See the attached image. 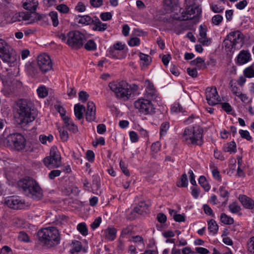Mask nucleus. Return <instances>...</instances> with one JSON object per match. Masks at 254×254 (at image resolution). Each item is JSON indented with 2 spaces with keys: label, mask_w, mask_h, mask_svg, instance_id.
<instances>
[{
  "label": "nucleus",
  "mask_w": 254,
  "mask_h": 254,
  "mask_svg": "<svg viewBox=\"0 0 254 254\" xmlns=\"http://www.w3.org/2000/svg\"><path fill=\"white\" fill-rule=\"evenodd\" d=\"M37 235L39 240L45 245L53 246L60 243V234L56 227L50 226L42 228Z\"/></svg>",
  "instance_id": "1"
},
{
  "label": "nucleus",
  "mask_w": 254,
  "mask_h": 254,
  "mask_svg": "<svg viewBox=\"0 0 254 254\" xmlns=\"http://www.w3.org/2000/svg\"><path fill=\"white\" fill-rule=\"evenodd\" d=\"M203 130L198 126L185 128L182 139L188 145H201L203 143Z\"/></svg>",
  "instance_id": "2"
},
{
  "label": "nucleus",
  "mask_w": 254,
  "mask_h": 254,
  "mask_svg": "<svg viewBox=\"0 0 254 254\" xmlns=\"http://www.w3.org/2000/svg\"><path fill=\"white\" fill-rule=\"evenodd\" d=\"M18 186L21 188L25 195L35 199H39L43 196L42 191L38 184L29 178L21 180Z\"/></svg>",
  "instance_id": "3"
},
{
  "label": "nucleus",
  "mask_w": 254,
  "mask_h": 254,
  "mask_svg": "<svg viewBox=\"0 0 254 254\" xmlns=\"http://www.w3.org/2000/svg\"><path fill=\"white\" fill-rule=\"evenodd\" d=\"M60 39L74 49L80 48L86 40L85 34L77 30L71 31L66 34H61Z\"/></svg>",
  "instance_id": "4"
},
{
  "label": "nucleus",
  "mask_w": 254,
  "mask_h": 254,
  "mask_svg": "<svg viewBox=\"0 0 254 254\" xmlns=\"http://www.w3.org/2000/svg\"><path fill=\"white\" fill-rule=\"evenodd\" d=\"M0 59L10 66L17 64V57L15 51L4 40L0 38Z\"/></svg>",
  "instance_id": "5"
},
{
  "label": "nucleus",
  "mask_w": 254,
  "mask_h": 254,
  "mask_svg": "<svg viewBox=\"0 0 254 254\" xmlns=\"http://www.w3.org/2000/svg\"><path fill=\"white\" fill-rule=\"evenodd\" d=\"M244 35L239 30L229 33L223 42L225 50L233 52L234 49L241 48L243 45Z\"/></svg>",
  "instance_id": "6"
},
{
  "label": "nucleus",
  "mask_w": 254,
  "mask_h": 254,
  "mask_svg": "<svg viewBox=\"0 0 254 254\" xmlns=\"http://www.w3.org/2000/svg\"><path fill=\"white\" fill-rule=\"evenodd\" d=\"M109 86L118 98L127 100L131 95L130 87L126 82H112L109 83Z\"/></svg>",
  "instance_id": "7"
},
{
  "label": "nucleus",
  "mask_w": 254,
  "mask_h": 254,
  "mask_svg": "<svg viewBox=\"0 0 254 254\" xmlns=\"http://www.w3.org/2000/svg\"><path fill=\"white\" fill-rule=\"evenodd\" d=\"M153 100L145 97H140L134 102V106L138 112L144 115H151L155 113Z\"/></svg>",
  "instance_id": "8"
},
{
  "label": "nucleus",
  "mask_w": 254,
  "mask_h": 254,
  "mask_svg": "<svg viewBox=\"0 0 254 254\" xmlns=\"http://www.w3.org/2000/svg\"><path fill=\"white\" fill-rule=\"evenodd\" d=\"M126 44L121 42H117L110 47L107 51V55L111 58L123 59L126 56L124 51Z\"/></svg>",
  "instance_id": "9"
},
{
  "label": "nucleus",
  "mask_w": 254,
  "mask_h": 254,
  "mask_svg": "<svg viewBox=\"0 0 254 254\" xmlns=\"http://www.w3.org/2000/svg\"><path fill=\"white\" fill-rule=\"evenodd\" d=\"M39 19L38 14L36 13L27 12H21L16 13L13 15L9 23H13L16 21H25L27 24H31L36 21Z\"/></svg>",
  "instance_id": "10"
},
{
  "label": "nucleus",
  "mask_w": 254,
  "mask_h": 254,
  "mask_svg": "<svg viewBox=\"0 0 254 254\" xmlns=\"http://www.w3.org/2000/svg\"><path fill=\"white\" fill-rule=\"evenodd\" d=\"M45 165L50 168H58L61 165V157L55 149L51 150L50 155L43 160Z\"/></svg>",
  "instance_id": "11"
},
{
  "label": "nucleus",
  "mask_w": 254,
  "mask_h": 254,
  "mask_svg": "<svg viewBox=\"0 0 254 254\" xmlns=\"http://www.w3.org/2000/svg\"><path fill=\"white\" fill-rule=\"evenodd\" d=\"M35 119L34 112L27 106H21L19 113V119L21 124H28L32 122Z\"/></svg>",
  "instance_id": "12"
},
{
  "label": "nucleus",
  "mask_w": 254,
  "mask_h": 254,
  "mask_svg": "<svg viewBox=\"0 0 254 254\" xmlns=\"http://www.w3.org/2000/svg\"><path fill=\"white\" fill-rule=\"evenodd\" d=\"M201 9L198 5L193 3L188 6L182 13V19L187 20L199 16Z\"/></svg>",
  "instance_id": "13"
},
{
  "label": "nucleus",
  "mask_w": 254,
  "mask_h": 254,
  "mask_svg": "<svg viewBox=\"0 0 254 254\" xmlns=\"http://www.w3.org/2000/svg\"><path fill=\"white\" fill-rule=\"evenodd\" d=\"M7 141L9 145H13L17 150H22L25 146V138L19 133L10 134L7 137Z\"/></svg>",
  "instance_id": "14"
},
{
  "label": "nucleus",
  "mask_w": 254,
  "mask_h": 254,
  "mask_svg": "<svg viewBox=\"0 0 254 254\" xmlns=\"http://www.w3.org/2000/svg\"><path fill=\"white\" fill-rule=\"evenodd\" d=\"M37 64L40 70L46 72L52 68V62L50 56L43 53L40 55L37 58Z\"/></svg>",
  "instance_id": "15"
},
{
  "label": "nucleus",
  "mask_w": 254,
  "mask_h": 254,
  "mask_svg": "<svg viewBox=\"0 0 254 254\" xmlns=\"http://www.w3.org/2000/svg\"><path fill=\"white\" fill-rule=\"evenodd\" d=\"M4 204L8 207L14 209L23 208L25 205L24 200L18 197L11 196L5 198Z\"/></svg>",
  "instance_id": "16"
},
{
  "label": "nucleus",
  "mask_w": 254,
  "mask_h": 254,
  "mask_svg": "<svg viewBox=\"0 0 254 254\" xmlns=\"http://www.w3.org/2000/svg\"><path fill=\"white\" fill-rule=\"evenodd\" d=\"M206 99L210 105L219 103L220 99L215 87H208L206 89Z\"/></svg>",
  "instance_id": "17"
},
{
  "label": "nucleus",
  "mask_w": 254,
  "mask_h": 254,
  "mask_svg": "<svg viewBox=\"0 0 254 254\" xmlns=\"http://www.w3.org/2000/svg\"><path fill=\"white\" fill-rule=\"evenodd\" d=\"M144 86L145 89L143 93L144 97L153 100L158 101V99L160 98L153 83L149 80H146Z\"/></svg>",
  "instance_id": "18"
},
{
  "label": "nucleus",
  "mask_w": 254,
  "mask_h": 254,
  "mask_svg": "<svg viewBox=\"0 0 254 254\" xmlns=\"http://www.w3.org/2000/svg\"><path fill=\"white\" fill-rule=\"evenodd\" d=\"M252 60V55L249 50L241 51L236 58V62L239 65L245 64Z\"/></svg>",
  "instance_id": "19"
},
{
  "label": "nucleus",
  "mask_w": 254,
  "mask_h": 254,
  "mask_svg": "<svg viewBox=\"0 0 254 254\" xmlns=\"http://www.w3.org/2000/svg\"><path fill=\"white\" fill-rule=\"evenodd\" d=\"M85 117L87 121L89 122L94 121L96 119V107L93 102L89 101L87 103Z\"/></svg>",
  "instance_id": "20"
},
{
  "label": "nucleus",
  "mask_w": 254,
  "mask_h": 254,
  "mask_svg": "<svg viewBox=\"0 0 254 254\" xmlns=\"http://www.w3.org/2000/svg\"><path fill=\"white\" fill-rule=\"evenodd\" d=\"M64 127L66 128L69 131L73 133H77L78 131V127L75 125L72 119L69 116L64 118L63 120Z\"/></svg>",
  "instance_id": "21"
},
{
  "label": "nucleus",
  "mask_w": 254,
  "mask_h": 254,
  "mask_svg": "<svg viewBox=\"0 0 254 254\" xmlns=\"http://www.w3.org/2000/svg\"><path fill=\"white\" fill-rule=\"evenodd\" d=\"M239 200L243 206L247 209H252L254 207V200L245 195H240Z\"/></svg>",
  "instance_id": "22"
},
{
  "label": "nucleus",
  "mask_w": 254,
  "mask_h": 254,
  "mask_svg": "<svg viewBox=\"0 0 254 254\" xmlns=\"http://www.w3.org/2000/svg\"><path fill=\"white\" fill-rule=\"evenodd\" d=\"M150 205L149 202L140 201L138 205L134 208V211L136 213L143 215L148 212V208Z\"/></svg>",
  "instance_id": "23"
},
{
  "label": "nucleus",
  "mask_w": 254,
  "mask_h": 254,
  "mask_svg": "<svg viewBox=\"0 0 254 254\" xmlns=\"http://www.w3.org/2000/svg\"><path fill=\"white\" fill-rule=\"evenodd\" d=\"M38 5V2L36 0H24L22 2L23 8L27 10L34 11Z\"/></svg>",
  "instance_id": "24"
},
{
  "label": "nucleus",
  "mask_w": 254,
  "mask_h": 254,
  "mask_svg": "<svg viewBox=\"0 0 254 254\" xmlns=\"http://www.w3.org/2000/svg\"><path fill=\"white\" fill-rule=\"evenodd\" d=\"M92 24L94 25V26L93 27V29L94 30L104 31L107 28V24L102 22L99 19L96 17H94Z\"/></svg>",
  "instance_id": "25"
},
{
  "label": "nucleus",
  "mask_w": 254,
  "mask_h": 254,
  "mask_svg": "<svg viewBox=\"0 0 254 254\" xmlns=\"http://www.w3.org/2000/svg\"><path fill=\"white\" fill-rule=\"evenodd\" d=\"M208 225V230L210 234L212 235H216L218 231V225L215 220L210 219L207 221Z\"/></svg>",
  "instance_id": "26"
},
{
  "label": "nucleus",
  "mask_w": 254,
  "mask_h": 254,
  "mask_svg": "<svg viewBox=\"0 0 254 254\" xmlns=\"http://www.w3.org/2000/svg\"><path fill=\"white\" fill-rule=\"evenodd\" d=\"M139 56L140 64L142 68H145L151 63V58L149 55L139 53Z\"/></svg>",
  "instance_id": "27"
},
{
  "label": "nucleus",
  "mask_w": 254,
  "mask_h": 254,
  "mask_svg": "<svg viewBox=\"0 0 254 254\" xmlns=\"http://www.w3.org/2000/svg\"><path fill=\"white\" fill-rule=\"evenodd\" d=\"M117 232V230L114 228H108L104 230V235L106 239L113 241L116 238Z\"/></svg>",
  "instance_id": "28"
},
{
  "label": "nucleus",
  "mask_w": 254,
  "mask_h": 254,
  "mask_svg": "<svg viewBox=\"0 0 254 254\" xmlns=\"http://www.w3.org/2000/svg\"><path fill=\"white\" fill-rule=\"evenodd\" d=\"M77 22L84 25H88L93 23L94 17L92 18L91 16L85 15L83 16H78L76 18Z\"/></svg>",
  "instance_id": "29"
},
{
  "label": "nucleus",
  "mask_w": 254,
  "mask_h": 254,
  "mask_svg": "<svg viewBox=\"0 0 254 254\" xmlns=\"http://www.w3.org/2000/svg\"><path fill=\"white\" fill-rule=\"evenodd\" d=\"M223 149L224 152L230 154L235 153L237 152V145L235 141H232L224 145Z\"/></svg>",
  "instance_id": "30"
},
{
  "label": "nucleus",
  "mask_w": 254,
  "mask_h": 254,
  "mask_svg": "<svg viewBox=\"0 0 254 254\" xmlns=\"http://www.w3.org/2000/svg\"><path fill=\"white\" fill-rule=\"evenodd\" d=\"M190 64L195 66L198 69L204 68L206 66L205 61L200 57H197L190 62Z\"/></svg>",
  "instance_id": "31"
},
{
  "label": "nucleus",
  "mask_w": 254,
  "mask_h": 254,
  "mask_svg": "<svg viewBox=\"0 0 254 254\" xmlns=\"http://www.w3.org/2000/svg\"><path fill=\"white\" fill-rule=\"evenodd\" d=\"M85 111V107L79 104H75L74 107V112L76 118L80 120L83 118V113Z\"/></svg>",
  "instance_id": "32"
},
{
  "label": "nucleus",
  "mask_w": 254,
  "mask_h": 254,
  "mask_svg": "<svg viewBox=\"0 0 254 254\" xmlns=\"http://www.w3.org/2000/svg\"><path fill=\"white\" fill-rule=\"evenodd\" d=\"M220 220L222 223L224 225H231L234 223V219L232 217L224 213L221 214L220 216Z\"/></svg>",
  "instance_id": "33"
},
{
  "label": "nucleus",
  "mask_w": 254,
  "mask_h": 254,
  "mask_svg": "<svg viewBox=\"0 0 254 254\" xmlns=\"http://www.w3.org/2000/svg\"><path fill=\"white\" fill-rule=\"evenodd\" d=\"M71 248L70 252L71 254L78 253L81 251L82 248L81 243L78 241H73L71 244Z\"/></svg>",
  "instance_id": "34"
},
{
  "label": "nucleus",
  "mask_w": 254,
  "mask_h": 254,
  "mask_svg": "<svg viewBox=\"0 0 254 254\" xmlns=\"http://www.w3.org/2000/svg\"><path fill=\"white\" fill-rule=\"evenodd\" d=\"M25 70L30 75H35L37 73V69L34 64L31 63H27L25 64Z\"/></svg>",
  "instance_id": "35"
},
{
  "label": "nucleus",
  "mask_w": 254,
  "mask_h": 254,
  "mask_svg": "<svg viewBox=\"0 0 254 254\" xmlns=\"http://www.w3.org/2000/svg\"><path fill=\"white\" fill-rule=\"evenodd\" d=\"M13 224L18 227H25L26 226V220L23 217H16L13 219Z\"/></svg>",
  "instance_id": "36"
},
{
  "label": "nucleus",
  "mask_w": 254,
  "mask_h": 254,
  "mask_svg": "<svg viewBox=\"0 0 254 254\" xmlns=\"http://www.w3.org/2000/svg\"><path fill=\"white\" fill-rule=\"evenodd\" d=\"M198 183L204 190L208 191L210 190L211 186L208 183L205 177L204 176H201L198 179Z\"/></svg>",
  "instance_id": "37"
},
{
  "label": "nucleus",
  "mask_w": 254,
  "mask_h": 254,
  "mask_svg": "<svg viewBox=\"0 0 254 254\" xmlns=\"http://www.w3.org/2000/svg\"><path fill=\"white\" fill-rule=\"evenodd\" d=\"M244 74L248 78L254 77V63L244 69Z\"/></svg>",
  "instance_id": "38"
},
{
  "label": "nucleus",
  "mask_w": 254,
  "mask_h": 254,
  "mask_svg": "<svg viewBox=\"0 0 254 254\" xmlns=\"http://www.w3.org/2000/svg\"><path fill=\"white\" fill-rule=\"evenodd\" d=\"M77 230L83 236H87L88 235V229L85 223L81 222L77 224Z\"/></svg>",
  "instance_id": "39"
},
{
  "label": "nucleus",
  "mask_w": 254,
  "mask_h": 254,
  "mask_svg": "<svg viewBox=\"0 0 254 254\" xmlns=\"http://www.w3.org/2000/svg\"><path fill=\"white\" fill-rule=\"evenodd\" d=\"M37 93L40 98H44L46 97L48 94V90L44 85H40L37 89Z\"/></svg>",
  "instance_id": "40"
},
{
  "label": "nucleus",
  "mask_w": 254,
  "mask_h": 254,
  "mask_svg": "<svg viewBox=\"0 0 254 254\" xmlns=\"http://www.w3.org/2000/svg\"><path fill=\"white\" fill-rule=\"evenodd\" d=\"M49 16L54 27H57L59 24L58 14L56 11H51L49 13Z\"/></svg>",
  "instance_id": "41"
},
{
  "label": "nucleus",
  "mask_w": 254,
  "mask_h": 254,
  "mask_svg": "<svg viewBox=\"0 0 254 254\" xmlns=\"http://www.w3.org/2000/svg\"><path fill=\"white\" fill-rule=\"evenodd\" d=\"M55 108L56 111L60 113V116L63 120H64V118H66V117H68V116H66L65 115V113H66L65 110L63 108V107L62 106H61V105L60 104L57 103V104H55Z\"/></svg>",
  "instance_id": "42"
},
{
  "label": "nucleus",
  "mask_w": 254,
  "mask_h": 254,
  "mask_svg": "<svg viewBox=\"0 0 254 254\" xmlns=\"http://www.w3.org/2000/svg\"><path fill=\"white\" fill-rule=\"evenodd\" d=\"M53 139V136L52 134L45 135L44 134L39 136V140L43 144H47L48 142L50 143Z\"/></svg>",
  "instance_id": "43"
},
{
  "label": "nucleus",
  "mask_w": 254,
  "mask_h": 254,
  "mask_svg": "<svg viewBox=\"0 0 254 254\" xmlns=\"http://www.w3.org/2000/svg\"><path fill=\"white\" fill-rule=\"evenodd\" d=\"M230 88L231 92L237 96L238 94H240L241 92L240 89L236 85V83L234 80H231L230 82Z\"/></svg>",
  "instance_id": "44"
},
{
  "label": "nucleus",
  "mask_w": 254,
  "mask_h": 254,
  "mask_svg": "<svg viewBox=\"0 0 254 254\" xmlns=\"http://www.w3.org/2000/svg\"><path fill=\"white\" fill-rule=\"evenodd\" d=\"M84 48L88 51H94L96 49L97 45L93 40H89L85 43Z\"/></svg>",
  "instance_id": "45"
},
{
  "label": "nucleus",
  "mask_w": 254,
  "mask_h": 254,
  "mask_svg": "<svg viewBox=\"0 0 254 254\" xmlns=\"http://www.w3.org/2000/svg\"><path fill=\"white\" fill-rule=\"evenodd\" d=\"M210 9L214 13L222 12L224 9V7L223 6L214 3L210 4Z\"/></svg>",
  "instance_id": "46"
},
{
  "label": "nucleus",
  "mask_w": 254,
  "mask_h": 254,
  "mask_svg": "<svg viewBox=\"0 0 254 254\" xmlns=\"http://www.w3.org/2000/svg\"><path fill=\"white\" fill-rule=\"evenodd\" d=\"M178 3V0H164V4L168 9H171L175 6L177 5Z\"/></svg>",
  "instance_id": "47"
},
{
  "label": "nucleus",
  "mask_w": 254,
  "mask_h": 254,
  "mask_svg": "<svg viewBox=\"0 0 254 254\" xmlns=\"http://www.w3.org/2000/svg\"><path fill=\"white\" fill-rule=\"evenodd\" d=\"M86 3L82 1H79L75 7V10L78 12H83L86 9Z\"/></svg>",
  "instance_id": "48"
},
{
  "label": "nucleus",
  "mask_w": 254,
  "mask_h": 254,
  "mask_svg": "<svg viewBox=\"0 0 254 254\" xmlns=\"http://www.w3.org/2000/svg\"><path fill=\"white\" fill-rule=\"evenodd\" d=\"M89 97V94L85 91H81L78 93V100L81 102H86L87 101Z\"/></svg>",
  "instance_id": "49"
},
{
  "label": "nucleus",
  "mask_w": 254,
  "mask_h": 254,
  "mask_svg": "<svg viewBox=\"0 0 254 254\" xmlns=\"http://www.w3.org/2000/svg\"><path fill=\"white\" fill-rule=\"evenodd\" d=\"M56 9L60 12L64 14H66L69 12V7L64 4H60L57 6Z\"/></svg>",
  "instance_id": "50"
},
{
  "label": "nucleus",
  "mask_w": 254,
  "mask_h": 254,
  "mask_svg": "<svg viewBox=\"0 0 254 254\" xmlns=\"http://www.w3.org/2000/svg\"><path fill=\"white\" fill-rule=\"evenodd\" d=\"M223 17L222 15L219 14L215 15L212 18V24L218 26L222 22Z\"/></svg>",
  "instance_id": "51"
},
{
  "label": "nucleus",
  "mask_w": 254,
  "mask_h": 254,
  "mask_svg": "<svg viewBox=\"0 0 254 254\" xmlns=\"http://www.w3.org/2000/svg\"><path fill=\"white\" fill-rule=\"evenodd\" d=\"M19 241L23 242L28 243L30 242V238L28 235L24 232H19L18 236Z\"/></svg>",
  "instance_id": "52"
},
{
  "label": "nucleus",
  "mask_w": 254,
  "mask_h": 254,
  "mask_svg": "<svg viewBox=\"0 0 254 254\" xmlns=\"http://www.w3.org/2000/svg\"><path fill=\"white\" fill-rule=\"evenodd\" d=\"M130 47L138 46L140 44V40L137 37H131L127 42Z\"/></svg>",
  "instance_id": "53"
},
{
  "label": "nucleus",
  "mask_w": 254,
  "mask_h": 254,
  "mask_svg": "<svg viewBox=\"0 0 254 254\" xmlns=\"http://www.w3.org/2000/svg\"><path fill=\"white\" fill-rule=\"evenodd\" d=\"M171 112L173 113L183 112V109L179 104L175 103L171 106Z\"/></svg>",
  "instance_id": "54"
},
{
  "label": "nucleus",
  "mask_w": 254,
  "mask_h": 254,
  "mask_svg": "<svg viewBox=\"0 0 254 254\" xmlns=\"http://www.w3.org/2000/svg\"><path fill=\"white\" fill-rule=\"evenodd\" d=\"M230 211L233 213H236L241 210V207L236 202H233L229 205Z\"/></svg>",
  "instance_id": "55"
},
{
  "label": "nucleus",
  "mask_w": 254,
  "mask_h": 254,
  "mask_svg": "<svg viewBox=\"0 0 254 254\" xmlns=\"http://www.w3.org/2000/svg\"><path fill=\"white\" fill-rule=\"evenodd\" d=\"M207 28L205 26L200 25L199 27V34L202 39V42H204L203 39H205L206 37Z\"/></svg>",
  "instance_id": "56"
},
{
  "label": "nucleus",
  "mask_w": 254,
  "mask_h": 254,
  "mask_svg": "<svg viewBox=\"0 0 254 254\" xmlns=\"http://www.w3.org/2000/svg\"><path fill=\"white\" fill-rule=\"evenodd\" d=\"M169 128V123L164 122L162 123L160 127V133L161 136L165 135L167 130Z\"/></svg>",
  "instance_id": "57"
},
{
  "label": "nucleus",
  "mask_w": 254,
  "mask_h": 254,
  "mask_svg": "<svg viewBox=\"0 0 254 254\" xmlns=\"http://www.w3.org/2000/svg\"><path fill=\"white\" fill-rule=\"evenodd\" d=\"M239 132L242 138H245L247 140L250 141L252 138L249 131L247 130L240 129L239 130Z\"/></svg>",
  "instance_id": "58"
},
{
  "label": "nucleus",
  "mask_w": 254,
  "mask_h": 254,
  "mask_svg": "<svg viewBox=\"0 0 254 254\" xmlns=\"http://www.w3.org/2000/svg\"><path fill=\"white\" fill-rule=\"evenodd\" d=\"M188 185L187 176L186 174H183L182 176L181 181L178 184L179 187H186Z\"/></svg>",
  "instance_id": "59"
},
{
  "label": "nucleus",
  "mask_w": 254,
  "mask_h": 254,
  "mask_svg": "<svg viewBox=\"0 0 254 254\" xmlns=\"http://www.w3.org/2000/svg\"><path fill=\"white\" fill-rule=\"evenodd\" d=\"M221 236L223 237L222 241L225 245L228 246H232L233 245V241L230 238L227 236L225 232H223Z\"/></svg>",
  "instance_id": "60"
},
{
  "label": "nucleus",
  "mask_w": 254,
  "mask_h": 254,
  "mask_svg": "<svg viewBox=\"0 0 254 254\" xmlns=\"http://www.w3.org/2000/svg\"><path fill=\"white\" fill-rule=\"evenodd\" d=\"M100 17L103 21H108L112 19V14L110 12H102L100 14Z\"/></svg>",
  "instance_id": "61"
},
{
  "label": "nucleus",
  "mask_w": 254,
  "mask_h": 254,
  "mask_svg": "<svg viewBox=\"0 0 254 254\" xmlns=\"http://www.w3.org/2000/svg\"><path fill=\"white\" fill-rule=\"evenodd\" d=\"M248 4V1L246 0H243L239 1L235 4L236 7L239 10L244 9Z\"/></svg>",
  "instance_id": "62"
},
{
  "label": "nucleus",
  "mask_w": 254,
  "mask_h": 254,
  "mask_svg": "<svg viewBox=\"0 0 254 254\" xmlns=\"http://www.w3.org/2000/svg\"><path fill=\"white\" fill-rule=\"evenodd\" d=\"M102 222V218L100 217L96 218L93 222L91 224V228L93 230L97 229L100 225Z\"/></svg>",
  "instance_id": "63"
},
{
  "label": "nucleus",
  "mask_w": 254,
  "mask_h": 254,
  "mask_svg": "<svg viewBox=\"0 0 254 254\" xmlns=\"http://www.w3.org/2000/svg\"><path fill=\"white\" fill-rule=\"evenodd\" d=\"M248 250L251 253L254 254V236L250 239L248 243Z\"/></svg>",
  "instance_id": "64"
}]
</instances>
